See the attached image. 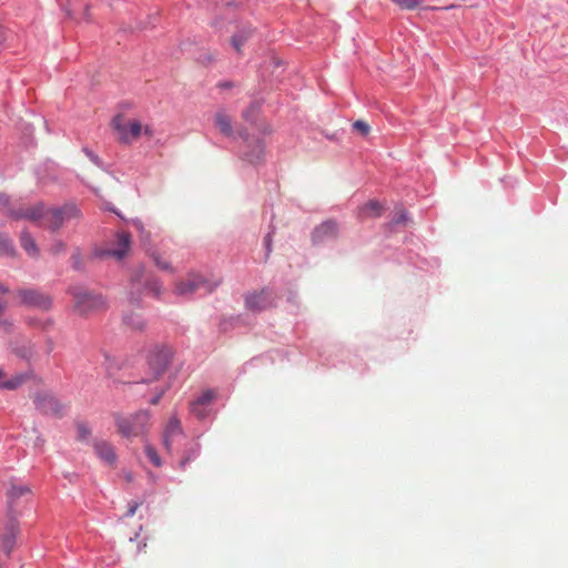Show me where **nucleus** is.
I'll return each mask as SVG.
<instances>
[{"label":"nucleus","instance_id":"obj_30","mask_svg":"<svg viewBox=\"0 0 568 568\" xmlns=\"http://www.w3.org/2000/svg\"><path fill=\"white\" fill-rule=\"evenodd\" d=\"M20 532L19 521L14 516H10L4 525V534L18 537Z\"/></svg>","mask_w":568,"mask_h":568},{"label":"nucleus","instance_id":"obj_43","mask_svg":"<svg viewBox=\"0 0 568 568\" xmlns=\"http://www.w3.org/2000/svg\"><path fill=\"white\" fill-rule=\"evenodd\" d=\"M273 234H274V230L267 232V234L263 239L266 258L270 256V254L272 252Z\"/></svg>","mask_w":568,"mask_h":568},{"label":"nucleus","instance_id":"obj_48","mask_svg":"<svg viewBox=\"0 0 568 568\" xmlns=\"http://www.w3.org/2000/svg\"><path fill=\"white\" fill-rule=\"evenodd\" d=\"M165 390L164 389H161L160 392H158L156 394H154L150 399H149V403L151 405H158L161 400V398L163 397Z\"/></svg>","mask_w":568,"mask_h":568},{"label":"nucleus","instance_id":"obj_41","mask_svg":"<svg viewBox=\"0 0 568 568\" xmlns=\"http://www.w3.org/2000/svg\"><path fill=\"white\" fill-rule=\"evenodd\" d=\"M67 246L62 240H55L50 246V253L52 255H59L65 251Z\"/></svg>","mask_w":568,"mask_h":568},{"label":"nucleus","instance_id":"obj_7","mask_svg":"<svg viewBox=\"0 0 568 568\" xmlns=\"http://www.w3.org/2000/svg\"><path fill=\"white\" fill-rule=\"evenodd\" d=\"M276 294L268 286H264L258 291L247 292L244 295L245 308L253 313H261L265 310L276 307Z\"/></svg>","mask_w":568,"mask_h":568},{"label":"nucleus","instance_id":"obj_54","mask_svg":"<svg viewBox=\"0 0 568 568\" xmlns=\"http://www.w3.org/2000/svg\"><path fill=\"white\" fill-rule=\"evenodd\" d=\"M199 410H203L204 413V419L209 416V406H200Z\"/></svg>","mask_w":568,"mask_h":568},{"label":"nucleus","instance_id":"obj_19","mask_svg":"<svg viewBox=\"0 0 568 568\" xmlns=\"http://www.w3.org/2000/svg\"><path fill=\"white\" fill-rule=\"evenodd\" d=\"M20 245L30 256H37L39 254L38 245L32 234L27 230L22 231L20 234Z\"/></svg>","mask_w":568,"mask_h":568},{"label":"nucleus","instance_id":"obj_24","mask_svg":"<svg viewBox=\"0 0 568 568\" xmlns=\"http://www.w3.org/2000/svg\"><path fill=\"white\" fill-rule=\"evenodd\" d=\"M143 290L152 294L153 297L160 298L162 292V283L156 277L148 278L143 285Z\"/></svg>","mask_w":568,"mask_h":568},{"label":"nucleus","instance_id":"obj_35","mask_svg":"<svg viewBox=\"0 0 568 568\" xmlns=\"http://www.w3.org/2000/svg\"><path fill=\"white\" fill-rule=\"evenodd\" d=\"M239 323V317L223 318L219 323L220 332L226 333L229 329L235 327Z\"/></svg>","mask_w":568,"mask_h":568},{"label":"nucleus","instance_id":"obj_8","mask_svg":"<svg viewBox=\"0 0 568 568\" xmlns=\"http://www.w3.org/2000/svg\"><path fill=\"white\" fill-rule=\"evenodd\" d=\"M17 295L20 298V304L27 307L49 311L53 304L52 297L49 294L42 293L37 288H20L17 291Z\"/></svg>","mask_w":568,"mask_h":568},{"label":"nucleus","instance_id":"obj_10","mask_svg":"<svg viewBox=\"0 0 568 568\" xmlns=\"http://www.w3.org/2000/svg\"><path fill=\"white\" fill-rule=\"evenodd\" d=\"M112 125L114 130L120 133V142L123 144H130L132 139H136L141 135L142 125L138 120H132L129 123V130L126 125L122 123V116L116 114L112 119Z\"/></svg>","mask_w":568,"mask_h":568},{"label":"nucleus","instance_id":"obj_55","mask_svg":"<svg viewBox=\"0 0 568 568\" xmlns=\"http://www.w3.org/2000/svg\"><path fill=\"white\" fill-rule=\"evenodd\" d=\"M8 291H9L8 287H6L3 284L0 283V293L6 294V293H8Z\"/></svg>","mask_w":568,"mask_h":568},{"label":"nucleus","instance_id":"obj_2","mask_svg":"<svg viewBox=\"0 0 568 568\" xmlns=\"http://www.w3.org/2000/svg\"><path fill=\"white\" fill-rule=\"evenodd\" d=\"M67 293L73 297L74 311L81 316L106 307V301L102 294L94 293L84 286L71 285Z\"/></svg>","mask_w":568,"mask_h":568},{"label":"nucleus","instance_id":"obj_1","mask_svg":"<svg viewBox=\"0 0 568 568\" xmlns=\"http://www.w3.org/2000/svg\"><path fill=\"white\" fill-rule=\"evenodd\" d=\"M214 125L223 136L232 139L233 141L241 139L242 142L239 148V155L243 161L254 165L262 162L264 156L263 139L251 134L243 125L234 131L232 119L224 110H219L215 113Z\"/></svg>","mask_w":568,"mask_h":568},{"label":"nucleus","instance_id":"obj_47","mask_svg":"<svg viewBox=\"0 0 568 568\" xmlns=\"http://www.w3.org/2000/svg\"><path fill=\"white\" fill-rule=\"evenodd\" d=\"M211 26L216 29V30H222L223 27H224V19L222 17H215L212 22H211Z\"/></svg>","mask_w":568,"mask_h":568},{"label":"nucleus","instance_id":"obj_44","mask_svg":"<svg viewBox=\"0 0 568 568\" xmlns=\"http://www.w3.org/2000/svg\"><path fill=\"white\" fill-rule=\"evenodd\" d=\"M353 128L354 130L361 132V134L364 136H366L369 133V125L363 120L355 121L353 123Z\"/></svg>","mask_w":568,"mask_h":568},{"label":"nucleus","instance_id":"obj_28","mask_svg":"<svg viewBox=\"0 0 568 568\" xmlns=\"http://www.w3.org/2000/svg\"><path fill=\"white\" fill-rule=\"evenodd\" d=\"M17 542V537L3 534L1 536V548L7 556H10Z\"/></svg>","mask_w":568,"mask_h":568},{"label":"nucleus","instance_id":"obj_33","mask_svg":"<svg viewBox=\"0 0 568 568\" xmlns=\"http://www.w3.org/2000/svg\"><path fill=\"white\" fill-rule=\"evenodd\" d=\"M150 256L152 257L154 264L162 271H173L171 263L161 258L160 254L153 251Z\"/></svg>","mask_w":568,"mask_h":568},{"label":"nucleus","instance_id":"obj_39","mask_svg":"<svg viewBox=\"0 0 568 568\" xmlns=\"http://www.w3.org/2000/svg\"><path fill=\"white\" fill-rule=\"evenodd\" d=\"M16 355L22 359L30 361L33 356V349L30 346H21L16 348Z\"/></svg>","mask_w":568,"mask_h":568},{"label":"nucleus","instance_id":"obj_59","mask_svg":"<svg viewBox=\"0 0 568 568\" xmlns=\"http://www.w3.org/2000/svg\"><path fill=\"white\" fill-rule=\"evenodd\" d=\"M145 133H146V134H150V133H151V131L149 130V128H148V126L145 128Z\"/></svg>","mask_w":568,"mask_h":568},{"label":"nucleus","instance_id":"obj_3","mask_svg":"<svg viewBox=\"0 0 568 568\" xmlns=\"http://www.w3.org/2000/svg\"><path fill=\"white\" fill-rule=\"evenodd\" d=\"M119 434L124 438L138 437L146 432L150 420L148 410H138L129 416L119 413L113 415Z\"/></svg>","mask_w":568,"mask_h":568},{"label":"nucleus","instance_id":"obj_42","mask_svg":"<svg viewBox=\"0 0 568 568\" xmlns=\"http://www.w3.org/2000/svg\"><path fill=\"white\" fill-rule=\"evenodd\" d=\"M142 505V501L139 500H130L128 503V509L124 513L125 518H131L135 515L136 509Z\"/></svg>","mask_w":568,"mask_h":568},{"label":"nucleus","instance_id":"obj_38","mask_svg":"<svg viewBox=\"0 0 568 568\" xmlns=\"http://www.w3.org/2000/svg\"><path fill=\"white\" fill-rule=\"evenodd\" d=\"M82 151L93 164H95L99 168H103V161L90 148L83 146Z\"/></svg>","mask_w":568,"mask_h":568},{"label":"nucleus","instance_id":"obj_20","mask_svg":"<svg viewBox=\"0 0 568 568\" xmlns=\"http://www.w3.org/2000/svg\"><path fill=\"white\" fill-rule=\"evenodd\" d=\"M32 373H22L14 375L6 381L0 382V389L14 390L18 389L27 379L31 377Z\"/></svg>","mask_w":568,"mask_h":568},{"label":"nucleus","instance_id":"obj_15","mask_svg":"<svg viewBox=\"0 0 568 568\" xmlns=\"http://www.w3.org/2000/svg\"><path fill=\"white\" fill-rule=\"evenodd\" d=\"M384 212V205L377 200H369L358 207L357 216L359 220L381 217Z\"/></svg>","mask_w":568,"mask_h":568},{"label":"nucleus","instance_id":"obj_18","mask_svg":"<svg viewBox=\"0 0 568 568\" xmlns=\"http://www.w3.org/2000/svg\"><path fill=\"white\" fill-rule=\"evenodd\" d=\"M205 281L201 276H195L186 281H181L176 285V292L179 295H186L195 293Z\"/></svg>","mask_w":568,"mask_h":568},{"label":"nucleus","instance_id":"obj_50","mask_svg":"<svg viewBox=\"0 0 568 568\" xmlns=\"http://www.w3.org/2000/svg\"><path fill=\"white\" fill-rule=\"evenodd\" d=\"M10 205V196L6 193L0 192V206L8 207Z\"/></svg>","mask_w":568,"mask_h":568},{"label":"nucleus","instance_id":"obj_45","mask_svg":"<svg viewBox=\"0 0 568 568\" xmlns=\"http://www.w3.org/2000/svg\"><path fill=\"white\" fill-rule=\"evenodd\" d=\"M129 301L132 305L140 307L142 302V291L135 292L132 290L129 294Z\"/></svg>","mask_w":568,"mask_h":568},{"label":"nucleus","instance_id":"obj_5","mask_svg":"<svg viewBox=\"0 0 568 568\" xmlns=\"http://www.w3.org/2000/svg\"><path fill=\"white\" fill-rule=\"evenodd\" d=\"M47 212L48 216L43 227L52 233L58 232L65 222L82 216L81 210L72 202L64 203L61 206L48 207Z\"/></svg>","mask_w":568,"mask_h":568},{"label":"nucleus","instance_id":"obj_56","mask_svg":"<svg viewBox=\"0 0 568 568\" xmlns=\"http://www.w3.org/2000/svg\"><path fill=\"white\" fill-rule=\"evenodd\" d=\"M6 305L0 302V315L4 312Z\"/></svg>","mask_w":568,"mask_h":568},{"label":"nucleus","instance_id":"obj_12","mask_svg":"<svg viewBox=\"0 0 568 568\" xmlns=\"http://www.w3.org/2000/svg\"><path fill=\"white\" fill-rule=\"evenodd\" d=\"M93 448L97 456L106 465L113 466L118 460L114 446L106 440H95Z\"/></svg>","mask_w":568,"mask_h":568},{"label":"nucleus","instance_id":"obj_14","mask_svg":"<svg viewBox=\"0 0 568 568\" xmlns=\"http://www.w3.org/2000/svg\"><path fill=\"white\" fill-rule=\"evenodd\" d=\"M116 244L118 247L103 252L102 255H109L122 260L126 256L131 246V234L126 231L116 232Z\"/></svg>","mask_w":568,"mask_h":568},{"label":"nucleus","instance_id":"obj_53","mask_svg":"<svg viewBox=\"0 0 568 568\" xmlns=\"http://www.w3.org/2000/svg\"><path fill=\"white\" fill-rule=\"evenodd\" d=\"M84 19H85L87 21H91V17H90V6H89V4H87V6H85V9H84Z\"/></svg>","mask_w":568,"mask_h":568},{"label":"nucleus","instance_id":"obj_37","mask_svg":"<svg viewBox=\"0 0 568 568\" xmlns=\"http://www.w3.org/2000/svg\"><path fill=\"white\" fill-rule=\"evenodd\" d=\"M393 2L405 10H415L420 4V0H393Z\"/></svg>","mask_w":568,"mask_h":568},{"label":"nucleus","instance_id":"obj_49","mask_svg":"<svg viewBox=\"0 0 568 568\" xmlns=\"http://www.w3.org/2000/svg\"><path fill=\"white\" fill-rule=\"evenodd\" d=\"M217 88L221 90H230L234 88V82L230 80H223L217 83Z\"/></svg>","mask_w":568,"mask_h":568},{"label":"nucleus","instance_id":"obj_26","mask_svg":"<svg viewBox=\"0 0 568 568\" xmlns=\"http://www.w3.org/2000/svg\"><path fill=\"white\" fill-rule=\"evenodd\" d=\"M163 434L171 437L183 435V429L178 417L173 416L169 419Z\"/></svg>","mask_w":568,"mask_h":568},{"label":"nucleus","instance_id":"obj_32","mask_svg":"<svg viewBox=\"0 0 568 568\" xmlns=\"http://www.w3.org/2000/svg\"><path fill=\"white\" fill-rule=\"evenodd\" d=\"M145 455L155 467H160L162 465L161 457L159 456L156 449L151 445L145 446Z\"/></svg>","mask_w":568,"mask_h":568},{"label":"nucleus","instance_id":"obj_17","mask_svg":"<svg viewBox=\"0 0 568 568\" xmlns=\"http://www.w3.org/2000/svg\"><path fill=\"white\" fill-rule=\"evenodd\" d=\"M48 207L43 202H38L31 207H28L27 220L36 223L38 226L43 227L45 219L48 216Z\"/></svg>","mask_w":568,"mask_h":568},{"label":"nucleus","instance_id":"obj_22","mask_svg":"<svg viewBox=\"0 0 568 568\" xmlns=\"http://www.w3.org/2000/svg\"><path fill=\"white\" fill-rule=\"evenodd\" d=\"M262 110V103L258 100L252 101L247 108L242 112V118L251 123L255 124Z\"/></svg>","mask_w":568,"mask_h":568},{"label":"nucleus","instance_id":"obj_34","mask_svg":"<svg viewBox=\"0 0 568 568\" xmlns=\"http://www.w3.org/2000/svg\"><path fill=\"white\" fill-rule=\"evenodd\" d=\"M27 215H28V209H8L7 211V216L12 219V220H16V221H20V220H27Z\"/></svg>","mask_w":568,"mask_h":568},{"label":"nucleus","instance_id":"obj_36","mask_svg":"<svg viewBox=\"0 0 568 568\" xmlns=\"http://www.w3.org/2000/svg\"><path fill=\"white\" fill-rule=\"evenodd\" d=\"M71 260H72V268L73 270L83 271L84 265H83V261H82L81 251L79 247L75 248V251L73 252Z\"/></svg>","mask_w":568,"mask_h":568},{"label":"nucleus","instance_id":"obj_25","mask_svg":"<svg viewBox=\"0 0 568 568\" xmlns=\"http://www.w3.org/2000/svg\"><path fill=\"white\" fill-rule=\"evenodd\" d=\"M27 323L29 324V326L40 328L44 332L50 331L54 325V321L51 317L44 320L38 317H29L27 320Z\"/></svg>","mask_w":568,"mask_h":568},{"label":"nucleus","instance_id":"obj_51","mask_svg":"<svg viewBox=\"0 0 568 568\" xmlns=\"http://www.w3.org/2000/svg\"><path fill=\"white\" fill-rule=\"evenodd\" d=\"M172 438L171 436H166L163 434V445L164 447L166 448L168 452L171 450V447H172Z\"/></svg>","mask_w":568,"mask_h":568},{"label":"nucleus","instance_id":"obj_31","mask_svg":"<svg viewBox=\"0 0 568 568\" xmlns=\"http://www.w3.org/2000/svg\"><path fill=\"white\" fill-rule=\"evenodd\" d=\"M409 221V214L406 209L402 207L400 210H397L390 224L396 226L399 224H406Z\"/></svg>","mask_w":568,"mask_h":568},{"label":"nucleus","instance_id":"obj_46","mask_svg":"<svg viewBox=\"0 0 568 568\" xmlns=\"http://www.w3.org/2000/svg\"><path fill=\"white\" fill-rule=\"evenodd\" d=\"M221 7L224 8L225 10H237L241 7V3L236 2L234 0H231V1L222 0Z\"/></svg>","mask_w":568,"mask_h":568},{"label":"nucleus","instance_id":"obj_52","mask_svg":"<svg viewBox=\"0 0 568 568\" xmlns=\"http://www.w3.org/2000/svg\"><path fill=\"white\" fill-rule=\"evenodd\" d=\"M457 6L456 4H449V6H446V7H428L427 9L432 10V11H439V10H450V9H455Z\"/></svg>","mask_w":568,"mask_h":568},{"label":"nucleus","instance_id":"obj_9","mask_svg":"<svg viewBox=\"0 0 568 568\" xmlns=\"http://www.w3.org/2000/svg\"><path fill=\"white\" fill-rule=\"evenodd\" d=\"M338 233V223L334 219H328L313 229L311 233V242L313 245L317 246L327 241L337 239Z\"/></svg>","mask_w":568,"mask_h":568},{"label":"nucleus","instance_id":"obj_21","mask_svg":"<svg viewBox=\"0 0 568 568\" xmlns=\"http://www.w3.org/2000/svg\"><path fill=\"white\" fill-rule=\"evenodd\" d=\"M122 320L126 326L138 332L144 331L146 327L144 318L141 315L132 312L124 314Z\"/></svg>","mask_w":568,"mask_h":568},{"label":"nucleus","instance_id":"obj_23","mask_svg":"<svg viewBox=\"0 0 568 568\" xmlns=\"http://www.w3.org/2000/svg\"><path fill=\"white\" fill-rule=\"evenodd\" d=\"M16 254V248L13 241L9 235L1 233L0 234V255L3 256H13Z\"/></svg>","mask_w":568,"mask_h":568},{"label":"nucleus","instance_id":"obj_27","mask_svg":"<svg viewBox=\"0 0 568 568\" xmlns=\"http://www.w3.org/2000/svg\"><path fill=\"white\" fill-rule=\"evenodd\" d=\"M77 440L79 442H88L91 437V428L85 422H77Z\"/></svg>","mask_w":568,"mask_h":568},{"label":"nucleus","instance_id":"obj_16","mask_svg":"<svg viewBox=\"0 0 568 568\" xmlns=\"http://www.w3.org/2000/svg\"><path fill=\"white\" fill-rule=\"evenodd\" d=\"M31 488L28 485H16L11 484L10 488L8 489L7 497H8V510L9 513H12L14 509V505L17 504L18 499H20L22 496L30 495Z\"/></svg>","mask_w":568,"mask_h":568},{"label":"nucleus","instance_id":"obj_4","mask_svg":"<svg viewBox=\"0 0 568 568\" xmlns=\"http://www.w3.org/2000/svg\"><path fill=\"white\" fill-rule=\"evenodd\" d=\"M37 412L45 417L62 418L67 406L50 390H38L32 396Z\"/></svg>","mask_w":568,"mask_h":568},{"label":"nucleus","instance_id":"obj_29","mask_svg":"<svg viewBox=\"0 0 568 568\" xmlns=\"http://www.w3.org/2000/svg\"><path fill=\"white\" fill-rule=\"evenodd\" d=\"M200 454V446L195 445L194 447L190 448L185 455L180 460V467L182 469H185V467L194 460Z\"/></svg>","mask_w":568,"mask_h":568},{"label":"nucleus","instance_id":"obj_13","mask_svg":"<svg viewBox=\"0 0 568 568\" xmlns=\"http://www.w3.org/2000/svg\"><path fill=\"white\" fill-rule=\"evenodd\" d=\"M216 394L213 389L209 388L204 390L201 395L195 397L190 403V412L199 419L204 420L203 410H199L200 406H210L212 402L215 399Z\"/></svg>","mask_w":568,"mask_h":568},{"label":"nucleus","instance_id":"obj_57","mask_svg":"<svg viewBox=\"0 0 568 568\" xmlns=\"http://www.w3.org/2000/svg\"><path fill=\"white\" fill-rule=\"evenodd\" d=\"M48 342H49V348H50V351H51V349H52V344H53V342H52V339H51V338H49V341H48Z\"/></svg>","mask_w":568,"mask_h":568},{"label":"nucleus","instance_id":"obj_58","mask_svg":"<svg viewBox=\"0 0 568 568\" xmlns=\"http://www.w3.org/2000/svg\"><path fill=\"white\" fill-rule=\"evenodd\" d=\"M37 174L39 175V178H40V179H43V176H42V175H40V174H41V173H40V169L37 171Z\"/></svg>","mask_w":568,"mask_h":568},{"label":"nucleus","instance_id":"obj_11","mask_svg":"<svg viewBox=\"0 0 568 568\" xmlns=\"http://www.w3.org/2000/svg\"><path fill=\"white\" fill-rule=\"evenodd\" d=\"M255 28L250 23H240L236 26L235 33L231 37V45L237 54H242V48L253 37Z\"/></svg>","mask_w":568,"mask_h":568},{"label":"nucleus","instance_id":"obj_40","mask_svg":"<svg viewBox=\"0 0 568 568\" xmlns=\"http://www.w3.org/2000/svg\"><path fill=\"white\" fill-rule=\"evenodd\" d=\"M132 225L140 233L141 240H150V233L145 231L144 225L141 220H139V219L132 220Z\"/></svg>","mask_w":568,"mask_h":568},{"label":"nucleus","instance_id":"obj_6","mask_svg":"<svg viewBox=\"0 0 568 568\" xmlns=\"http://www.w3.org/2000/svg\"><path fill=\"white\" fill-rule=\"evenodd\" d=\"M173 353L165 345H156L151 348L146 356V363L152 373L151 379H142L140 383H151L158 379L170 366Z\"/></svg>","mask_w":568,"mask_h":568}]
</instances>
